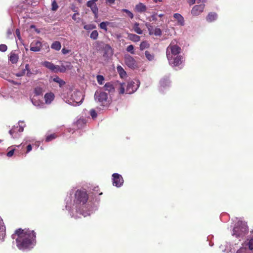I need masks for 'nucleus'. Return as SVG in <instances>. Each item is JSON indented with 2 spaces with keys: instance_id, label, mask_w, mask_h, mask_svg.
<instances>
[{
  "instance_id": "nucleus-11",
  "label": "nucleus",
  "mask_w": 253,
  "mask_h": 253,
  "mask_svg": "<svg viewBox=\"0 0 253 253\" xmlns=\"http://www.w3.org/2000/svg\"><path fill=\"white\" fill-rule=\"evenodd\" d=\"M73 68L71 62H64L62 63L60 66H59L58 72L64 73L67 70H71Z\"/></svg>"
},
{
  "instance_id": "nucleus-32",
  "label": "nucleus",
  "mask_w": 253,
  "mask_h": 253,
  "mask_svg": "<svg viewBox=\"0 0 253 253\" xmlns=\"http://www.w3.org/2000/svg\"><path fill=\"white\" fill-rule=\"evenodd\" d=\"M32 102L34 106H37L38 107L41 108L42 107V106H43V103L39 100H36V99H32Z\"/></svg>"
},
{
  "instance_id": "nucleus-36",
  "label": "nucleus",
  "mask_w": 253,
  "mask_h": 253,
  "mask_svg": "<svg viewBox=\"0 0 253 253\" xmlns=\"http://www.w3.org/2000/svg\"><path fill=\"white\" fill-rule=\"evenodd\" d=\"M145 55L146 56V57L149 60V61H152L154 59V56L153 54H151L148 51H146L145 52Z\"/></svg>"
},
{
  "instance_id": "nucleus-6",
  "label": "nucleus",
  "mask_w": 253,
  "mask_h": 253,
  "mask_svg": "<svg viewBox=\"0 0 253 253\" xmlns=\"http://www.w3.org/2000/svg\"><path fill=\"white\" fill-rule=\"evenodd\" d=\"M139 85V82L137 80L128 82L126 89V93L131 94L133 93L137 89Z\"/></svg>"
},
{
  "instance_id": "nucleus-9",
  "label": "nucleus",
  "mask_w": 253,
  "mask_h": 253,
  "mask_svg": "<svg viewBox=\"0 0 253 253\" xmlns=\"http://www.w3.org/2000/svg\"><path fill=\"white\" fill-rule=\"evenodd\" d=\"M113 185L119 187L121 186L123 183L124 180L122 176L118 173H114L112 175Z\"/></svg>"
},
{
  "instance_id": "nucleus-57",
  "label": "nucleus",
  "mask_w": 253,
  "mask_h": 253,
  "mask_svg": "<svg viewBox=\"0 0 253 253\" xmlns=\"http://www.w3.org/2000/svg\"><path fill=\"white\" fill-rule=\"evenodd\" d=\"M196 0H188V3L190 4V5H192L194 3H195V1Z\"/></svg>"
},
{
  "instance_id": "nucleus-46",
  "label": "nucleus",
  "mask_w": 253,
  "mask_h": 253,
  "mask_svg": "<svg viewBox=\"0 0 253 253\" xmlns=\"http://www.w3.org/2000/svg\"><path fill=\"white\" fill-rule=\"evenodd\" d=\"M56 137V135L55 134H52L50 135H48L46 138V141H47V142L50 141L52 140V139L55 138Z\"/></svg>"
},
{
  "instance_id": "nucleus-21",
  "label": "nucleus",
  "mask_w": 253,
  "mask_h": 253,
  "mask_svg": "<svg viewBox=\"0 0 253 253\" xmlns=\"http://www.w3.org/2000/svg\"><path fill=\"white\" fill-rule=\"evenodd\" d=\"M18 55L15 53V52L12 51L10 53L9 59L12 63H16L18 60Z\"/></svg>"
},
{
  "instance_id": "nucleus-1",
  "label": "nucleus",
  "mask_w": 253,
  "mask_h": 253,
  "mask_svg": "<svg viewBox=\"0 0 253 253\" xmlns=\"http://www.w3.org/2000/svg\"><path fill=\"white\" fill-rule=\"evenodd\" d=\"M13 239H16L17 246L20 250L33 248L36 243V234L34 231L21 230L15 231L12 235Z\"/></svg>"
},
{
  "instance_id": "nucleus-24",
  "label": "nucleus",
  "mask_w": 253,
  "mask_h": 253,
  "mask_svg": "<svg viewBox=\"0 0 253 253\" xmlns=\"http://www.w3.org/2000/svg\"><path fill=\"white\" fill-rule=\"evenodd\" d=\"M133 30L138 34L141 35L143 33L142 30L139 27V24L135 22L133 25Z\"/></svg>"
},
{
  "instance_id": "nucleus-38",
  "label": "nucleus",
  "mask_w": 253,
  "mask_h": 253,
  "mask_svg": "<svg viewBox=\"0 0 253 253\" xmlns=\"http://www.w3.org/2000/svg\"><path fill=\"white\" fill-rule=\"evenodd\" d=\"M121 11H123V12H126V15L128 17H129V18H130L131 19H132L133 18V13L131 11L128 10V9H122Z\"/></svg>"
},
{
  "instance_id": "nucleus-26",
  "label": "nucleus",
  "mask_w": 253,
  "mask_h": 253,
  "mask_svg": "<svg viewBox=\"0 0 253 253\" xmlns=\"http://www.w3.org/2000/svg\"><path fill=\"white\" fill-rule=\"evenodd\" d=\"M128 39L134 42H137L140 41V38L139 36H137L135 34H129L128 35Z\"/></svg>"
},
{
  "instance_id": "nucleus-25",
  "label": "nucleus",
  "mask_w": 253,
  "mask_h": 253,
  "mask_svg": "<svg viewBox=\"0 0 253 253\" xmlns=\"http://www.w3.org/2000/svg\"><path fill=\"white\" fill-rule=\"evenodd\" d=\"M169 84L170 82L168 78H164L160 81V85L161 87L164 88L166 86H169Z\"/></svg>"
},
{
  "instance_id": "nucleus-30",
  "label": "nucleus",
  "mask_w": 253,
  "mask_h": 253,
  "mask_svg": "<svg viewBox=\"0 0 253 253\" xmlns=\"http://www.w3.org/2000/svg\"><path fill=\"white\" fill-rule=\"evenodd\" d=\"M244 244L246 246H248L250 250H253V239H251L248 241H246Z\"/></svg>"
},
{
  "instance_id": "nucleus-4",
  "label": "nucleus",
  "mask_w": 253,
  "mask_h": 253,
  "mask_svg": "<svg viewBox=\"0 0 253 253\" xmlns=\"http://www.w3.org/2000/svg\"><path fill=\"white\" fill-rule=\"evenodd\" d=\"M75 200L74 201L75 208L78 209L80 206H83L87 202L88 196L85 190H78L76 192L75 195Z\"/></svg>"
},
{
  "instance_id": "nucleus-29",
  "label": "nucleus",
  "mask_w": 253,
  "mask_h": 253,
  "mask_svg": "<svg viewBox=\"0 0 253 253\" xmlns=\"http://www.w3.org/2000/svg\"><path fill=\"white\" fill-rule=\"evenodd\" d=\"M117 70L121 78L126 77V72L121 66H118L117 67Z\"/></svg>"
},
{
  "instance_id": "nucleus-3",
  "label": "nucleus",
  "mask_w": 253,
  "mask_h": 253,
  "mask_svg": "<svg viewBox=\"0 0 253 253\" xmlns=\"http://www.w3.org/2000/svg\"><path fill=\"white\" fill-rule=\"evenodd\" d=\"M68 98L65 101L67 103L77 106L81 104L84 99L82 93L78 90L70 91L68 94Z\"/></svg>"
},
{
  "instance_id": "nucleus-18",
  "label": "nucleus",
  "mask_w": 253,
  "mask_h": 253,
  "mask_svg": "<svg viewBox=\"0 0 253 253\" xmlns=\"http://www.w3.org/2000/svg\"><path fill=\"white\" fill-rule=\"evenodd\" d=\"M5 235V227L2 218L0 217V240L3 241Z\"/></svg>"
},
{
  "instance_id": "nucleus-55",
  "label": "nucleus",
  "mask_w": 253,
  "mask_h": 253,
  "mask_svg": "<svg viewBox=\"0 0 253 253\" xmlns=\"http://www.w3.org/2000/svg\"><path fill=\"white\" fill-rule=\"evenodd\" d=\"M32 150V146L31 145L29 144L27 146V153H29Z\"/></svg>"
},
{
  "instance_id": "nucleus-59",
  "label": "nucleus",
  "mask_w": 253,
  "mask_h": 253,
  "mask_svg": "<svg viewBox=\"0 0 253 253\" xmlns=\"http://www.w3.org/2000/svg\"><path fill=\"white\" fill-rule=\"evenodd\" d=\"M7 34L8 36H9V35H11V34H12V32L11 31V30H9H9L7 31Z\"/></svg>"
},
{
  "instance_id": "nucleus-20",
  "label": "nucleus",
  "mask_w": 253,
  "mask_h": 253,
  "mask_svg": "<svg viewBox=\"0 0 253 253\" xmlns=\"http://www.w3.org/2000/svg\"><path fill=\"white\" fill-rule=\"evenodd\" d=\"M173 17L176 20L177 25L183 26L184 25V20L183 16L179 13H175Z\"/></svg>"
},
{
  "instance_id": "nucleus-23",
  "label": "nucleus",
  "mask_w": 253,
  "mask_h": 253,
  "mask_svg": "<svg viewBox=\"0 0 253 253\" xmlns=\"http://www.w3.org/2000/svg\"><path fill=\"white\" fill-rule=\"evenodd\" d=\"M26 75L28 77H31L32 75H36L39 73V71L37 69L32 70V71H31L29 68V66L28 64H26Z\"/></svg>"
},
{
  "instance_id": "nucleus-50",
  "label": "nucleus",
  "mask_w": 253,
  "mask_h": 253,
  "mask_svg": "<svg viewBox=\"0 0 253 253\" xmlns=\"http://www.w3.org/2000/svg\"><path fill=\"white\" fill-rule=\"evenodd\" d=\"M90 115L92 119H95L97 117V113L93 109H92L90 111Z\"/></svg>"
},
{
  "instance_id": "nucleus-2",
  "label": "nucleus",
  "mask_w": 253,
  "mask_h": 253,
  "mask_svg": "<svg viewBox=\"0 0 253 253\" xmlns=\"http://www.w3.org/2000/svg\"><path fill=\"white\" fill-rule=\"evenodd\" d=\"M181 48L172 42L167 48V57L169 64L173 67H180L184 61L183 57L180 55Z\"/></svg>"
},
{
  "instance_id": "nucleus-40",
  "label": "nucleus",
  "mask_w": 253,
  "mask_h": 253,
  "mask_svg": "<svg viewBox=\"0 0 253 253\" xmlns=\"http://www.w3.org/2000/svg\"><path fill=\"white\" fill-rule=\"evenodd\" d=\"M126 51L128 52H130L131 54H134V46L133 45H128L126 49Z\"/></svg>"
},
{
  "instance_id": "nucleus-15",
  "label": "nucleus",
  "mask_w": 253,
  "mask_h": 253,
  "mask_svg": "<svg viewBox=\"0 0 253 253\" xmlns=\"http://www.w3.org/2000/svg\"><path fill=\"white\" fill-rule=\"evenodd\" d=\"M25 125L22 122H19V126L14 127L13 128L9 130V133L13 136V134L16 131L22 132L24 130Z\"/></svg>"
},
{
  "instance_id": "nucleus-61",
  "label": "nucleus",
  "mask_w": 253,
  "mask_h": 253,
  "mask_svg": "<svg viewBox=\"0 0 253 253\" xmlns=\"http://www.w3.org/2000/svg\"><path fill=\"white\" fill-rule=\"evenodd\" d=\"M153 1L155 2H161L162 1V0H153Z\"/></svg>"
},
{
  "instance_id": "nucleus-8",
  "label": "nucleus",
  "mask_w": 253,
  "mask_h": 253,
  "mask_svg": "<svg viewBox=\"0 0 253 253\" xmlns=\"http://www.w3.org/2000/svg\"><path fill=\"white\" fill-rule=\"evenodd\" d=\"M94 98L96 100L103 103L106 101L108 95L106 93L103 91H96L94 94Z\"/></svg>"
},
{
  "instance_id": "nucleus-34",
  "label": "nucleus",
  "mask_w": 253,
  "mask_h": 253,
  "mask_svg": "<svg viewBox=\"0 0 253 253\" xmlns=\"http://www.w3.org/2000/svg\"><path fill=\"white\" fill-rule=\"evenodd\" d=\"M149 46V44L146 42H143L140 45V49L141 50L148 48Z\"/></svg>"
},
{
  "instance_id": "nucleus-63",
  "label": "nucleus",
  "mask_w": 253,
  "mask_h": 253,
  "mask_svg": "<svg viewBox=\"0 0 253 253\" xmlns=\"http://www.w3.org/2000/svg\"><path fill=\"white\" fill-rule=\"evenodd\" d=\"M197 2V3H199L200 2H203V0H196Z\"/></svg>"
},
{
  "instance_id": "nucleus-45",
  "label": "nucleus",
  "mask_w": 253,
  "mask_h": 253,
  "mask_svg": "<svg viewBox=\"0 0 253 253\" xmlns=\"http://www.w3.org/2000/svg\"><path fill=\"white\" fill-rule=\"evenodd\" d=\"M58 8V5L57 2L55 0H54L52 2V7H51L52 10L56 11V10H57Z\"/></svg>"
},
{
  "instance_id": "nucleus-22",
  "label": "nucleus",
  "mask_w": 253,
  "mask_h": 253,
  "mask_svg": "<svg viewBox=\"0 0 253 253\" xmlns=\"http://www.w3.org/2000/svg\"><path fill=\"white\" fill-rule=\"evenodd\" d=\"M135 9L138 12H143L147 10V8L144 4L139 3L135 6Z\"/></svg>"
},
{
  "instance_id": "nucleus-62",
  "label": "nucleus",
  "mask_w": 253,
  "mask_h": 253,
  "mask_svg": "<svg viewBox=\"0 0 253 253\" xmlns=\"http://www.w3.org/2000/svg\"><path fill=\"white\" fill-rule=\"evenodd\" d=\"M90 1L95 3L96 2L98 1V0H90Z\"/></svg>"
},
{
  "instance_id": "nucleus-19",
  "label": "nucleus",
  "mask_w": 253,
  "mask_h": 253,
  "mask_svg": "<svg viewBox=\"0 0 253 253\" xmlns=\"http://www.w3.org/2000/svg\"><path fill=\"white\" fill-rule=\"evenodd\" d=\"M54 95L53 93H47L44 95V100L45 103L50 104L54 99Z\"/></svg>"
},
{
  "instance_id": "nucleus-7",
  "label": "nucleus",
  "mask_w": 253,
  "mask_h": 253,
  "mask_svg": "<svg viewBox=\"0 0 253 253\" xmlns=\"http://www.w3.org/2000/svg\"><path fill=\"white\" fill-rule=\"evenodd\" d=\"M125 62L130 68L135 69L137 67V63L135 59L129 54H126L125 55Z\"/></svg>"
},
{
  "instance_id": "nucleus-10",
  "label": "nucleus",
  "mask_w": 253,
  "mask_h": 253,
  "mask_svg": "<svg viewBox=\"0 0 253 253\" xmlns=\"http://www.w3.org/2000/svg\"><path fill=\"white\" fill-rule=\"evenodd\" d=\"M42 45L41 42L35 40L30 44V50L34 52L39 51L41 49Z\"/></svg>"
},
{
  "instance_id": "nucleus-31",
  "label": "nucleus",
  "mask_w": 253,
  "mask_h": 253,
  "mask_svg": "<svg viewBox=\"0 0 253 253\" xmlns=\"http://www.w3.org/2000/svg\"><path fill=\"white\" fill-rule=\"evenodd\" d=\"M145 26L148 29L149 34L150 35H153V32L154 31V29L153 28V27L150 23L147 22L145 23Z\"/></svg>"
},
{
  "instance_id": "nucleus-17",
  "label": "nucleus",
  "mask_w": 253,
  "mask_h": 253,
  "mask_svg": "<svg viewBox=\"0 0 253 253\" xmlns=\"http://www.w3.org/2000/svg\"><path fill=\"white\" fill-rule=\"evenodd\" d=\"M125 84L119 82H115V89H117L120 94L126 93Z\"/></svg>"
},
{
  "instance_id": "nucleus-13",
  "label": "nucleus",
  "mask_w": 253,
  "mask_h": 253,
  "mask_svg": "<svg viewBox=\"0 0 253 253\" xmlns=\"http://www.w3.org/2000/svg\"><path fill=\"white\" fill-rule=\"evenodd\" d=\"M87 7H90L92 12L94 14L95 17H97L98 9L96 5V4L88 0L86 3Z\"/></svg>"
},
{
  "instance_id": "nucleus-51",
  "label": "nucleus",
  "mask_w": 253,
  "mask_h": 253,
  "mask_svg": "<svg viewBox=\"0 0 253 253\" xmlns=\"http://www.w3.org/2000/svg\"><path fill=\"white\" fill-rule=\"evenodd\" d=\"M14 152V149H13L11 150H10L7 153V156L9 157H10L13 156Z\"/></svg>"
},
{
  "instance_id": "nucleus-54",
  "label": "nucleus",
  "mask_w": 253,
  "mask_h": 253,
  "mask_svg": "<svg viewBox=\"0 0 253 253\" xmlns=\"http://www.w3.org/2000/svg\"><path fill=\"white\" fill-rule=\"evenodd\" d=\"M80 213L82 214L84 217L86 216L87 215H90V212H85L84 211L82 212L81 211H79Z\"/></svg>"
},
{
  "instance_id": "nucleus-49",
  "label": "nucleus",
  "mask_w": 253,
  "mask_h": 253,
  "mask_svg": "<svg viewBox=\"0 0 253 253\" xmlns=\"http://www.w3.org/2000/svg\"><path fill=\"white\" fill-rule=\"evenodd\" d=\"M7 47L5 44H1L0 45V51L2 52H5L6 51Z\"/></svg>"
},
{
  "instance_id": "nucleus-37",
  "label": "nucleus",
  "mask_w": 253,
  "mask_h": 253,
  "mask_svg": "<svg viewBox=\"0 0 253 253\" xmlns=\"http://www.w3.org/2000/svg\"><path fill=\"white\" fill-rule=\"evenodd\" d=\"M53 81L55 82L58 83L60 86H61L65 84V82L63 81L62 80H61L60 78L58 77H56L53 79Z\"/></svg>"
},
{
  "instance_id": "nucleus-35",
  "label": "nucleus",
  "mask_w": 253,
  "mask_h": 253,
  "mask_svg": "<svg viewBox=\"0 0 253 253\" xmlns=\"http://www.w3.org/2000/svg\"><path fill=\"white\" fill-rule=\"evenodd\" d=\"M27 70H26V65H25V69H23L21 71L15 74V75L17 77H21L25 74H26Z\"/></svg>"
},
{
  "instance_id": "nucleus-42",
  "label": "nucleus",
  "mask_w": 253,
  "mask_h": 253,
  "mask_svg": "<svg viewBox=\"0 0 253 253\" xmlns=\"http://www.w3.org/2000/svg\"><path fill=\"white\" fill-rule=\"evenodd\" d=\"M96 79H97V82L99 84H103V82L104 80V78L103 76H102L101 75H97L96 77Z\"/></svg>"
},
{
  "instance_id": "nucleus-14",
  "label": "nucleus",
  "mask_w": 253,
  "mask_h": 253,
  "mask_svg": "<svg viewBox=\"0 0 253 253\" xmlns=\"http://www.w3.org/2000/svg\"><path fill=\"white\" fill-rule=\"evenodd\" d=\"M43 65L52 71L54 72H58L59 66L58 65H55L53 63L48 61L44 62Z\"/></svg>"
},
{
  "instance_id": "nucleus-53",
  "label": "nucleus",
  "mask_w": 253,
  "mask_h": 253,
  "mask_svg": "<svg viewBox=\"0 0 253 253\" xmlns=\"http://www.w3.org/2000/svg\"><path fill=\"white\" fill-rule=\"evenodd\" d=\"M70 52V50L67 49L65 48H63L62 49V52L64 54H66Z\"/></svg>"
},
{
  "instance_id": "nucleus-58",
  "label": "nucleus",
  "mask_w": 253,
  "mask_h": 253,
  "mask_svg": "<svg viewBox=\"0 0 253 253\" xmlns=\"http://www.w3.org/2000/svg\"><path fill=\"white\" fill-rule=\"evenodd\" d=\"M66 201H67V202H66V208L69 210H70L69 208H70V207L69 204L68 203V201L67 200H66Z\"/></svg>"
},
{
  "instance_id": "nucleus-33",
  "label": "nucleus",
  "mask_w": 253,
  "mask_h": 253,
  "mask_svg": "<svg viewBox=\"0 0 253 253\" xmlns=\"http://www.w3.org/2000/svg\"><path fill=\"white\" fill-rule=\"evenodd\" d=\"M43 90L41 87L37 86L35 88L34 92L37 95H40L42 94Z\"/></svg>"
},
{
  "instance_id": "nucleus-28",
  "label": "nucleus",
  "mask_w": 253,
  "mask_h": 253,
  "mask_svg": "<svg viewBox=\"0 0 253 253\" xmlns=\"http://www.w3.org/2000/svg\"><path fill=\"white\" fill-rule=\"evenodd\" d=\"M217 18V14L215 13H210L207 17L209 22H212Z\"/></svg>"
},
{
  "instance_id": "nucleus-41",
  "label": "nucleus",
  "mask_w": 253,
  "mask_h": 253,
  "mask_svg": "<svg viewBox=\"0 0 253 253\" xmlns=\"http://www.w3.org/2000/svg\"><path fill=\"white\" fill-rule=\"evenodd\" d=\"M153 35L159 36L162 35V31L160 28H156L154 29V31L153 32Z\"/></svg>"
},
{
  "instance_id": "nucleus-27",
  "label": "nucleus",
  "mask_w": 253,
  "mask_h": 253,
  "mask_svg": "<svg viewBox=\"0 0 253 253\" xmlns=\"http://www.w3.org/2000/svg\"><path fill=\"white\" fill-rule=\"evenodd\" d=\"M61 43L59 42L58 41L54 42L51 45V48L56 50H59L61 49Z\"/></svg>"
},
{
  "instance_id": "nucleus-12",
  "label": "nucleus",
  "mask_w": 253,
  "mask_h": 253,
  "mask_svg": "<svg viewBox=\"0 0 253 253\" xmlns=\"http://www.w3.org/2000/svg\"><path fill=\"white\" fill-rule=\"evenodd\" d=\"M204 7L205 5L203 4L195 5L193 7L191 13L194 15H199L203 11Z\"/></svg>"
},
{
  "instance_id": "nucleus-52",
  "label": "nucleus",
  "mask_w": 253,
  "mask_h": 253,
  "mask_svg": "<svg viewBox=\"0 0 253 253\" xmlns=\"http://www.w3.org/2000/svg\"><path fill=\"white\" fill-rule=\"evenodd\" d=\"M245 251L246 248L242 247L237 251V253H244Z\"/></svg>"
},
{
  "instance_id": "nucleus-48",
  "label": "nucleus",
  "mask_w": 253,
  "mask_h": 253,
  "mask_svg": "<svg viewBox=\"0 0 253 253\" xmlns=\"http://www.w3.org/2000/svg\"><path fill=\"white\" fill-rule=\"evenodd\" d=\"M147 19L149 21H156L157 20L156 15V14H153L150 16L148 17Z\"/></svg>"
},
{
  "instance_id": "nucleus-56",
  "label": "nucleus",
  "mask_w": 253,
  "mask_h": 253,
  "mask_svg": "<svg viewBox=\"0 0 253 253\" xmlns=\"http://www.w3.org/2000/svg\"><path fill=\"white\" fill-rule=\"evenodd\" d=\"M15 32H16V34L17 36L18 37V38L19 39H20V33L19 30L18 29H16Z\"/></svg>"
},
{
  "instance_id": "nucleus-44",
  "label": "nucleus",
  "mask_w": 253,
  "mask_h": 253,
  "mask_svg": "<svg viewBox=\"0 0 253 253\" xmlns=\"http://www.w3.org/2000/svg\"><path fill=\"white\" fill-rule=\"evenodd\" d=\"M95 25H94L93 24H92L85 25L84 27V29L86 30L93 29L94 28H95Z\"/></svg>"
},
{
  "instance_id": "nucleus-39",
  "label": "nucleus",
  "mask_w": 253,
  "mask_h": 253,
  "mask_svg": "<svg viewBox=\"0 0 253 253\" xmlns=\"http://www.w3.org/2000/svg\"><path fill=\"white\" fill-rule=\"evenodd\" d=\"M98 36V33L97 31L94 30L93 31L90 36V37L91 39H92L93 40H96Z\"/></svg>"
},
{
  "instance_id": "nucleus-60",
  "label": "nucleus",
  "mask_w": 253,
  "mask_h": 253,
  "mask_svg": "<svg viewBox=\"0 0 253 253\" xmlns=\"http://www.w3.org/2000/svg\"><path fill=\"white\" fill-rule=\"evenodd\" d=\"M106 0L111 3H114L115 1V0Z\"/></svg>"
},
{
  "instance_id": "nucleus-64",
  "label": "nucleus",
  "mask_w": 253,
  "mask_h": 253,
  "mask_svg": "<svg viewBox=\"0 0 253 253\" xmlns=\"http://www.w3.org/2000/svg\"><path fill=\"white\" fill-rule=\"evenodd\" d=\"M25 140L26 141V142H28V141L31 142V140H28V138H26V139H25Z\"/></svg>"
},
{
  "instance_id": "nucleus-43",
  "label": "nucleus",
  "mask_w": 253,
  "mask_h": 253,
  "mask_svg": "<svg viewBox=\"0 0 253 253\" xmlns=\"http://www.w3.org/2000/svg\"><path fill=\"white\" fill-rule=\"evenodd\" d=\"M108 24V22H102L100 24V27L101 29L105 30L107 31V26Z\"/></svg>"
},
{
  "instance_id": "nucleus-16",
  "label": "nucleus",
  "mask_w": 253,
  "mask_h": 253,
  "mask_svg": "<svg viewBox=\"0 0 253 253\" xmlns=\"http://www.w3.org/2000/svg\"><path fill=\"white\" fill-rule=\"evenodd\" d=\"M104 90L113 93L115 90V83H107L103 86Z\"/></svg>"
},
{
  "instance_id": "nucleus-5",
  "label": "nucleus",
  "mask_w": 253,
  "mask_h": 253,
  "mask_svg": "<svg viewBox=\"0 0 253 253\" xmlns=\"http://www.w3.org/2000/svg\"><path fill=\"white\" fill-rule=\"evenodd\" d=\"M248 232L247 223L243 221H238L235 224L233 230L232 235L236 237H242L247 234Z\"/></svg>"
},
{
  "instance_id": "nucleus-47",
  "label": "nucleus",
  "mask_w": 253,
  "mask_h": 253,
  "mask_svg": "<svg viewBox=\"0 0 253 253\" xmlns=\"http://www.w3.org/2000/svg\"><path fill=\"white\" fill-rule=\"evenodd\" d=\"M79 12H77L76 13H74V14L72 16V19L74 21H76L77 22H79L80 21V20H81L80 17H76V15H79Z\"/></svg>"
}]
</instances>
